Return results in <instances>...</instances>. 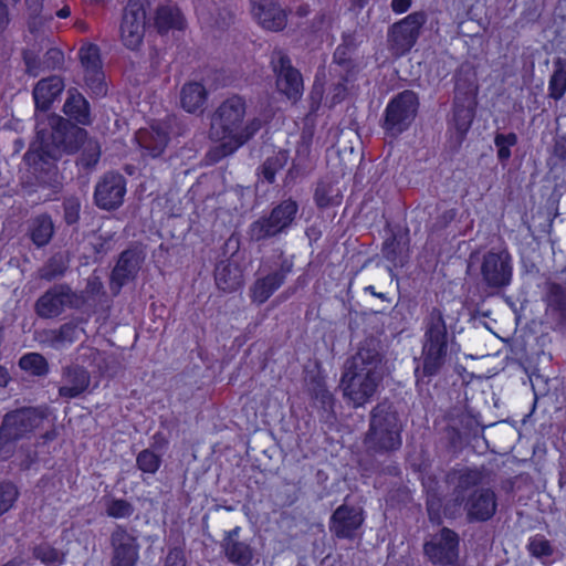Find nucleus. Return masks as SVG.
I'll list each match as a JSON object with an SVG mask.
<instances>
[{
    "instance_id": "1",
    "label": "nucleus",
    "mask_w": 566,
    "mask_h": 566,
    "mask_svg": "<svg viewBox=\"0 0 566 566\" xmlns=\"http://www.w3.org/2000/svg\"><path fill=\"white\" fill-rule=\"evenodd\" d=\"M247 108L244 97L232 95L214 111L209 134L210 138L220 145L208 153L212 161L233 154L260 130L262 120L259 117L247 118Z\"/></svg>"
},
{
    "instance_id": "2",
    "label": "nucleus",
    "mask_w": 566,
    "mask_h": 566,
    "mask_svg": "<svg viewBox=\"0 0 566 566\" xmlns=\"http://www.w3.org/2000/svg\"><path fill=\"white\" fill-rule=\"evenodd\" d=\"M453 485L451 500L446 504L444 513L457 517L463 512L469 522H485L493 517L497 509L495 492L490 488H479L483 474L476 469H461L449 475Z\"/></svg>"
},
{
    "instance_id": "3",
    "label": "nucleus",
    "mask_w": 566,
    "mask_h": 566,
    "mask_svg": "<svg viewBox=\"0 0 566 566\" xmlns=\"http://www.w3.org/2000/svg\"><path fill=\"white\" fill-rule=\"evenodd\" d=\"M382 358L370 343L361 345L342 376L344 397L358 408L368 402L382 379Z\"/></svg>"
},
{
    "instance_id": "4",
    "label": "nucleus",
    "mask_w": 566,
    "mask_h": 566,
    "mask_svg": "<svg viewBox=\"0 0 566 566\" xmlns=\"http://www.w3.org/2000/svg\"><path fill=\"white\" fill-rule=\"evenodd\" d=\"M48 416L46 407H28L6 413L0 426V458L9 459L17 441L39 428Z\"/></svg>"
},
{
    "instance_id": "5",
    "label": "nucleus",
    "mask_w": 566,
    "mask_h": 566,
    "mask_svg": "<svg viewBox=\"0 0 566 566\" xmlns=\"http://www.w3.org/2000/svg\"><path fill=\"white\" fill-rule=\"evenodd\" d=\"M402 423L391 403L380 402L370 413L366 444L375 451L396 450L401 446Z\"/></svg>"
},
{
    "instance_id": "6",
    "label": "nucleus",
    "mask_w": 566,
    "mask_h": 566,
    "mask_svg": "<svg viewBox=\"0 0 566 566\" xmlns=\"http://www.w3.org/2000/svg\"><path fill=\"white\" fill-rule=\"evenodd\" d=\"M448 353L447 326L442 313L434 308L427 322L422 344V375L431 377L441 369Z\"/></svg>"
},
{
    "instance_id": "7",
    "label": "nucleus",
    "mask_w": 566,
    "mask_h": 566,
    "mask_svg": "<svg viewBox=\"0 0 566 566\" xmlns=\"http://www.w3.org/2000/svg\"><path fill=\"white\" fill-rule=\"evenodd\" d=\"M298 206L292 199L283 200L272 209L269 216L253 221L248 229V235L252 241H262L286 233L292 227Z\"/></svg>"
},
{
    "instance_id": "8",
    "label": "nucleus",
    "mask_w": 566,
    "mask_h": 566,
    "mask_svg": "<svg viewBox=\"0 0 566 566\" xmlns=\"http://www.w3.org/2000/svg\"><path fill=\"white\" fill-rule=\"evenodd\" d=\"M418 106L415 92L407 90L396 95L385 109L382 127L386 133L397 136L405 132L415 120Z\"/></svg>"
},
{
    "instance_id": "9",
    "label": "nucleus",
    "mask_w": 566,
    "mask_h": 566,
    "mask_svg": "<svg viewBox=\"0 0 566 566\" xmlns=\"http://www.w3.org/2000/svg\"><path fill=\"white\" fill-rule=\"evenodd\" d=\"M48 120L49 126L52 128L50 134L44 128L38 126L41 158L57 159L63 153L74 151L77 146L69 137V122L57 115H50Z\"/></svg>"
},
{
    "instance_id": "10",
    "label": "nucleus",
    "mask_w": 566,
    "mask_h": 566,
    "mask_svg": "<svg viewBox=\"0 0 566 566\" xmlns=\"http://www.w3.org/2000/svg\"><path fill=\"white\" fill-rule=\"evenodd\" d=\"M271 67L276 76V88L287 99L296 103L303 95V78L301 73L292 65L291 59L282 50L271 54Z\"/></svg>"
},
{
    "instance_id": "11",
    "label": "nucleus",
    "mask_w": 566,
    "mask_h": 566,
    "mask_svg": "<svg viewBox=\"0 0 566 566\" xmlns=\"http://www.w3.org/2000/svg\"><path fill=\"white\" fill-rule=\"evenodd\" d=\"M483 282L489 287L501 289L511 284L513 277V259L506 250L489 251L481 264Z\"/></svg>"
},
{
    "instance_id": "12",
    "label": "nucleus",
    "mask_w": 566,
    "mask_h": 566,
    "mask_svg": "<svg viewBox=\"0 0 566 566\" xmlns=\"http://www.w3.org/2000/svg\"><path fill=\"white\" fill-rule=\"evenodd\" d=\"M146 12L138 1H129L120 23V40L125 48L135 51L140 48L145 36Z\"/></svg>"
},
{
    "instance_id": "13",
    "label": "nucleus",
    "mask_w": 566,
    "mask_h": 566,
    "mask_svg": "<svg viewBox=\"0 0 566 566\" xmlns=\"http://www.w3.org/2000/svg\"><path fill=\"white\" fill-rule=\"evenodd\" d=\"M459 537L450 528H442L426 542L423 549L427 557L439 565H451L458 559Z\"/></svg>"
},
{
    "instance_id": "14",
    "label": "nucleus",
    "mask_w": 566,
    "mask_h": 566,
    "mask_svg": "<svg viewBox=\"0 0 566 566\" xmlns=\"http://www.w3.org/2000/svg\"><path fill=\"white\" fill-rule=\"evenodd\" d=\"M426 22L422 13L415 12L395 23L389 31V40L396 53L403 54L415 45L420 28Z\"/></svg>"
},
{
    "instance_id": "15",
    "label": "nucleus",
    "mask_w": 566,
    "mask_h": 566,
    "mask_svg": "<svg viewBox=\"0 0 566 566\" xmlns=\"http://www.w3.org/2000/svg\"><path fill=\"white\" fill-rule=\"evenodd\" d=\"M78 56L84 69V80L95 96H104L107 92L99 49L95 44H87L80 49Z\"/></svg>"
},
{
    "instance_id": "16",
    "label": "nucleus",
    "mask_w": 566,
    "mask_h": 566,
    "mask_svg": "<svg viewBox=\"0 0 566 566\" xmlns=\"http://www.w3.org/2000/svg\"><path fill=\"white\" fill-rule=\"evenodd\" d=\"M125 193V178L120 174L108 172L97 182L94 198L99 208L112 210L123 203Z\"/></svg>"
},
{
    "instance_id": "17",
    "label": "nucleus",
    "mask_w": 566,
    "mask_h": 566,
    "mask_svg": "<svg viewBox=\"0 0 566 566\" xmlns=\"http://www.w3.org/2000/svg\"><path fill=\"white\" fill-rule=\"evenodd\" d=\"M75 295L65 285H55L48 290L35 303V313L42 318L61 315L65 307L74 305Z\"/></svg>"
},
{
    "instance_id": "18",
    "label": "nucleus",
    "mask_w": 566,
    "mask_h": 566,
    "mask_svg": "<svg viewBox=\"0 0 566 566\" xmlns=\"http://www.w3.org/2000/svg\"><path fill=\"white\" fill-rule=\"evenodd\" d=\"M113 556L111 566H135L139 558V545L136 537L125 528L117 526L111 535Z\"/></svg>"
},
{
    "instance_id": "19",
    "label": "nucleus",
    "mask_w": 566,
    "mask_h": 566,
    "mask_svg": "<svg viewBox=\"0 0 566 566\" xmlns=\"http://www.w3.org/2000/svg\"><path fill=\"white\" fill-rule=\"evenodd\" d=\"M292 269V260L283 258L277 270L255 281L251 289L252 301L259 304L266 302L281 287Z\"/></svg>"
},
{
    "instance_id": "20",
    "label": "nucleus",
    "mask_w": 566,
    "mask_h": 566,
    "mask_svg": "<svg viewBox=\"0 0 566 566\" xmlns=\"http://www.w3.org/2000/svg\"><path fill=\"white\" fill-rule=\"evenodd\" d=\"M364 522L360 509L338 506L329 521V531L338 538H353Z\"/></svg>"
},
{
    "instance_id": "21",
    "label": "nucleus",
    "mask_w": 566,
    "mask_h": 566,
    "mask_svg": "<svg viewBox=\"0 0 566 566\" xmlns=\"http://www.w3.org/2000/svg\"><path fill=\"white\" fill-rule=\"evenodd\" d=\"M251 12L258 23L270 31H280L286 25L285 11L272 0H251Z\"/></svg>"
},
{
    "instance_id": "22",
    "label": "nucleus",
    "mask_w": 566,
    "mask_h": 566,
    "mask_svg": "<svg viewBox=\"0 0 566 566\" xmlns=\"http://www.w3.org/2000/svg\"><path fill=\"white\" fill-rule=\"evenodd\" d=\"M142 261L139 252L135 250H126L120 254L111 276V290L114 294H118L122 286L136 276Z\"/></svg>"
},
{
    "instance_id": "23",
    "label": "nucleus",
    "mask_w": 566,
    "mask_h": 566,
    "mask_svg": "<svg viewBox=\"0 0 566 566\" xmlns=\"http://www.w3.org/2000/svg\"><path fill=\"white\" fill-rule=\"evenodd\" d=\"M136 140L144 149L145 155L153 158L159 157L168 145L169 133L163 124H153L147 128H140L136 133Z\"/></svg>"
},
{
    "instance_id": "24",
    "label": "nucleus",
    "mask_w": 566,
    "mask_h": 566,
    "mask_svg": "<svg viewBox=\"0 0 566 566\" xmlns=\"http://www.w3.org/2000/svg\"><path fill=\"white\" fill-rule=\"evenodd\" d=\"M83 331L74 323H65L55 329H43L38 334V340L55 350L69 348L80 338Z\"/></svg>"
},
{
    "instance_id": "25",
    "label": "nucleus",
    "mask_w": 566,
    "mask_h": 566,
    "mask_svg": "<svg viewBox=\"0 0 566 566\" xmlns=\"http://www.w3.org/2000/svg\"><path fill=\"white\" fill-rule=\"evenodd\" d=\"M90 384L91 376L85 368L78 365L65 367L62 371L59 395L69 399L76 398L88 388Z\"/></svg>"
},
{
    "instance_id": "26",
    "label": "nucleus",
    "mask_w": 566,
    "mask_h": 566,
    "mask_svg": "<svg viewBox=\"0 0 566 566\" xmlns=\"http://www.w3.org/2000/svg\"><path fill=\"white\" fill-rule=\"evenodd\" d=\"M208 92L199 82L186 83L180 91L181 107L191 114H202L206 108Z\"/></svg>"
},
{
    "instance_id": "27",
    "label": "nucleus",
    "mask_w": 566,
    "mask_h": 566,
    "mask_svg": "<svg viewBox=\"0 0 566 566\" xmlns=\"http://www.w3.org/2000/svg\"><path fill=\"white\" fill-rule=\"evenodd\" d=\"M64 88L63 80L60 76H50L38 82L33 90V97L38 108L48 109L52 102Z\"/></svg>"
},
{
    "instance_id": "28",
    "label": "nucleus",
    "mask_w": 566,
    "mask_h": 566,
    "mask_svg": "<svg viewBox=\"0 0 566 566\" xmlns=\"http://www.w3.org/2000/svg\"><path fill=\"white\" fill-rule=\"evenodd\" d=\"M27 72L32 76H38L42 72L62 67L64 54L56 48L49 49L42 59L38 60L29 54L24 55Z\"/></svg>"
},
{
    "instance_id": "29",
    "label": "nucleus",
    "mask_w": 566,
    "mask_h": 566,
    "mask_svg": "<svg viewBox=\"0 0 566 566\" xmlns=\"http://www.w3.org/2000/svg\"><path fill=\"white\" fill-rule=\"evenodd\" d=\"M67 93L69 96L63 106L65 115L78 124L88 125L91 116L87 101L76 90H70Z\"/></svg>"
},
{
    "instance_id": "30",
    "label": "nucleus",
    "mask_w": 566,
    "mask_h": 566,
    "mask_svg": "<svg viewBox=\"0 0 566 566\" xmlns=\"http://www.w3.org/2000/svg\"><path fill=\"white\" fill-rule=\"evenodd\" d=\"M216 284L223 292H233L242 285L239 268L231 263H220L216 268Z\"/></svg>"
},
{
    "instance_id": "31",
    "label": "nucleus",
    "mask_w": 566,
    "mask_h": 566,
    "mask_svg": "<svg viewBox=\"0 0 566 566\" xmlns=\"http://www.w3.org/2000/svg\"><path fill=\"white\" fill-rule=\"evenodd\" d=\"M32 557L44 566H61L65 563L67 552L49 542H41L31 548Z\"/></svg>"
},
{
    "instance_id": "32",
    "label": "nucleus",
    "mask_w": 566,
    "mask_h": 566,
    "mask_svg": "<svg viewBox=\"0 0 566 566\" xmlns=\"http://www.w3.org/2000/svg\"><path fill=\"white\" fill-rule=\"evenodd\" d=\"M222 548L228 560L237 566H250L254 551L247 542L222 541Z\"/></svg>"
},
{
    "instance_id": "33",
    "label": "nucleus",
    "mask_w": 566,
    "mask_h": 566,
    "mask_svg": "<svg viewBox=\"0 0 566 566\" xmlns=\"http://www.w3.org/2000/svg\"><path fill=\"white\" fill-rule=\"evenodd\" d=\"M54 233V224L51 217L41 214L35 217L29 227L31 241L38 247L49 244Z\"/></svg>"
},
{
    "instance_id": "34",
    "label": "nucleus",
    "mask_w": 566,
    "mask_h": 566,
    "mask_svg": "<svg viewBox=\"0 0 566 566\" xmlns=\"http://www.w3.org/2000/svg\"><path fill=\"white\" fill-rule=\"evenodd\" d=\"M155 22L158 30L165 32L170 29H182L185 21L177 6L166 4L157 9Z\"/></svg>"
},
{
    "instance_id": "35",
    "label": "nucleus",
    "mask_w": 566,
    "mask_h": 566,
    "mask_svg": "<svg viewBox=\"0 0 566 566\" xmlns=\"http://www.w3.org/2000/svg\"><path fill=\"white\" fill-rule=\"evenodd\" d=\"M566 94V60H554V71L548 81V96L559 101Z\"/></svg>"
},
{
    "instance_id": "36",
    "label": "nucleus",
    "mask_w": 566,
    "mask_h": 566,
    "mask_svg": "<svg viewBox=\"0 0 566 566\" xmlns=\"http://www.w3.org/2000/svg\"><path fill=\"white\" fill-rule=\"evenodd\" d=\"M289 160V153L286 150L274 151L268 156L262 166L260 167V175L264 180L272 184L275 180V175L282 170Z\"/></svg>"
},
{
    "instance_id": "37",
    "label": "nucleus",
    "mask_w": 566,
    "mask_h": 566,
    "mask_svg": "<svg viewBox=\"0 0 566 566\" xmlns=\"http://www.w3.org/2000/svg\"><path fill=\"white\" fill-rule=\"evenodd\" d=\"M19 366L33 376H45L49 373V364L39 353L24 354L19 360Z\"/></svg>"
},
{
    "instance_id": "38",
    "label": "nucleus",
    "mask_w": 566,
    "mask_h": 566,
    "mask_svg": "<svg viewBox=\"0 0 566 566\" xmlns=\"http://www.w3.org/2000/svg\"><path fill=\"white\" fill-rule=\"evenodd\" d=\"M473 119V111L470 107L455 105L453 111V125L462 138L469 130Z\"/></svg>"
},
{
    "instance_id": "39",
    "label": "nucleus",
    "mask_w": 566,
    "mask_h": 566,
    "mask_svg": "<svg viewBox=\"0 0 566 566\" xmlns=\"http://www.w3.org/2000/svg\"><path fill=\"white\" fill-rule=\"evenodd\" d=\"M161 459L151 450H143L136 459L138 469L145 473L154 474L158 471Z\"/></svg>"
},
{
    "instance_id": "40",
    "label": "nucleus",
    "mask_w": 566,
    "mask_h": 566,
    "mask_svg": "<svg viewBox=\"0 0 566 566\" xmlns=\"http://www.w3.org/2000/svg\"><path fill=\"white\" fill-rule=\"evenodd\" d=\"M106 514L114 518L129 517L133 512V505L123 499H111L106 502Z\"/></svg>"
},
{
    "instance_id": "41",
    "label": "nucleus",
    "mask_w": 566,
    "mask_h": 566,
    "mask_svg": "<svg viewBox=\"0 0 566 566\" xmlns=\"http://www.w3.org/2000/svg\"><path fill=\"white\" fill-rule=\"evenodd\" d=\"M527 548L532 556L538 558L548 557L553 554V548L549 541L541 534H536L530 538Z\"/></svg>"
},
{
    "instance_id": "42",
    "label": "nucleus",
    "mask_w": 566,
    "mask_h": 566,
    "mask_svg": "<svg viewBox=\"0 0 566 566\" xmlns=\"http://www.w3.org/2000/svg\"><path fill=\"white\" fill-rule=\"evenodd\" d=\"M517 143V136L514 133L497 134L494 138V144L497 147V157L500 160L505 161L511 157L510 148Z\"/></svg>"
},
{
    "instance_id": "43",
    "label": "nucleus",
    "mask_w": 566,
    "mask_h": 566,
    "mask_svg": "<svg viewBox=\"0 0 566 566\" xmlns=\"http://www.w3.org/2000/svg\"><path fill=\"white\" fill-rule=\"evenodd\" d=\"M548 305L562 313L566 312V289L559 284L549 285L547 294Z\"/></svg>"
},
{
    "instance_id": "44",
    "label": "nucleus",
    "mask_w": 566,
    "mask_h": 566,
    "mask_svg": "<svg viewBox=\"0 0 566 566\" xmlns=\"http://www.w3.org/2000/svg\"><path fill=\"white\" fill-rule=\"evenodd\" d=\"M18 499V490L14 484L6 482L0 484V511L6 513L9 511Z\"/></svg>"
},
{
    "instance_id": "45",
    "label": "nucleus",
    "mask_w": 566,
    "mask_h": 566,
    "mask_svg": "<svg viewBox=\"0 0 566 566\" xmlns=\"http://www.w3.org/2000/svg\"><path fill=\"white\" fill-rule=\"evenodd\" d=\"M337 198L338 193H334V190L329 186L319 185L316 188L315 200L319 207H327L329 205H334L337 202Z\"/></svg>"
},
{
    "instance_id": "46",
    "label": "nucleus",
    "mask_w": 566,
    "mask_h": 566,
    "mask_svg": "<svg viewBox=\"0 0 566 566\" xmlns=\"http://www.w3.org/2000/svg\"><path fill=\"white\" fill-rule=\"evenodd\" d=\"M64 218L69 224L75 223L80 217L81 203L75 197H71L64 200Z\"/></svg>"
},
{
    "instance_id": "47",
    "label": "nucleus",
    "mask_w": 566,
    "mask_h": 566,
    "mask_svg": "<svg viewBox=\"0 0 566 566\" xmlns=\"http://www.w3.org/2000/svg\"><path fill=\"white\" fill-rule=\"evenodd\" d=\"M313 398L317 403H319V407L325 410L332 408L333 406V395L325 386L321 384L315 387L313 391Z\"/></svg>"
},
{
    "instance_id": "48",
    "label": "nucleus",
    "mask_w": 566,
    "mask_h": 566,
    "mask_svg": "<svg viewBox=\"0 0 566 566\" xmlns=\"http://www.w3.org/2000/svg\"><path fill=\"white\" fill-rule=\"evenodd\" d=\"M64 272V265L61 264L55 258L51 259L50 262L41 270V277L48 281L62 275Z\"/></svg>"
},
{
    "instance_id": "49",
    "label": "nucleus",
    "mask_w": 566,
    "mask_h": 566,
    "mask_svg": "<svg viewBox=\"0 0 566 566\" xmlns=\"http://www.w3.org/2000/svg\"><path fill=\"white\" fill-rule=\"evenodd\" d=\"M164 566H186L184 554L180 549H170L166 556Z\"/></svg>"
},
{
    "instance_id": "50",
    "label": "nucleus",
    "mask_w": 566,
    "mask_h": 566,
    "mask_svg": "<svg viewBox=\"0 0 566 566\" xmlns=\"http://www.w3.org/2000/svg\"><path fill=\"white\" fill-rule=\"evenodd\" d=\"M411 6V0H392L391 9L396 13L406 12Z\"/></svg>"
},
{
    "instance_id": "51",
    "label": "nucleus",
    "mask_w": 566,
    "mask_h": 566,
    "mask_svg": "<svg viewBox=\"0 0 566 566\" xmlns=\"http://www.w3.org/2000/svg\"><path fill=\"white\" fill-rule=\"evenodd\" d=\"M103 289V284L97 276H92L87 282V292L92 294H97Z\"/></svg>"
},
{
    "instance_id": "52",
    "label": "nucleus",
    "mask_w": 566,
    "mask_h": 566,
    "mask_svg": "<svg viewBox=\"0 0 566 566\" xmlns=\"http://www.w3.org/2000/svg\"><path fill=\"white\" fill-rule=\"evenodd\" d=\"M9 23V13L6 4L0 1V32L8 25Z\"/></svg>"
},
{
    "instance_id": "53",
    "label": "nucleus",
    "mask_w": 566,
    "mask_h": 566,
    "mask_svg": "<svg viewBox=\"0 0 566 566\" xmlns=\"http://www.w3.org/2000/svg\"><path fill=\"white\" fill-rule=\"evenodd\" d=\"M3 566H31V559L23 556H17Z\"/></svg>"
},
{
    "instance_id": "54",
    "label": "nucleus",
    "mask_w": 566,
    "mask_h": 566,
    "mask_svg": "<svg viewBox=\"0 0 566 566\" xmlns=\"http://www.w3.org/2000/svg\"><path fill=\"white\" fill-rule=\"evenodd\" d=\"M241 532V527L237 526L234 528H232L231 531H228L226 533V536L223 538V541H234V542H239V534Z\"/></svg>"
},
{
    "instance_id": "55",
    "label": "nucleus",
    "mask_w": 566,
    "mask_h": 566,
    "mask_svg": "<svg viewBox=\"0 0 566 566\" xmlns=\"http://www.w3.org/2000/svg\"><path fill=\"white\" fill-rule=\"evenodd\" d=\"M10 379L8 369L0 365V387H6Z\"/></svg>"
},
{
    "instance_id": "56",
    "label": "nucleus",
    "mask_w": 566,
    "mask_h": 566,
    "mask_svg": "<svg viewBox=\"0 0 566 566\" xmlns=\"http://www.w3.org/2000/svg\"><path fill=\"white\" fill-rule=\"evenodd\" d=\"M81 350H83L82 356H86L92 359H95L96 356L99 355L98 350L91 348V347H81Z\"/></svg>"
},
{
    "instance_id": "57",
    "label": "nucleus",
    "mask_w": 566,
    "mask_h": 566,
    "mask_svg": "<svg viewBox=\"0 0 566 566\" xmlns=\"http://www.w3.org/2000/svg\"><path fill=\"white\" fill-rule=\"evenodd\" d=\"M365 291H366V292H369L371 295L377 296V297H379V298H381V300H387L386 294H385V293H378V292H376L375 286H373V285H368V286H366V287H365Z\"/></svg>"
},
{
    "instance_id": "58",
    "label": "nucleus",
    "mask_w": 566,
    "mask_h": 566,
    "mask_svg": "<svg viewBox=\"0 0 566 566\" xmlns=\"http://www.w3.org/2000/svg\"><path fill=\"white\" fill-rule=\"evenodd\" d=\"M337 93L334 96V99L340 101L343 98V93L346 91V86L344 84H338L336 87Z\"/></svg>"
},
{
    "instance_id": "59",
    "label": "nucleus",
    "mask_w": 566,
    "mask_h": 566,
    "mask_svg": "<svg viewBox=\"0 0 566 566\" xmlns=\"http://www.w3.org/2000/svg\"><path fill=\"white\" fill-rule=\"evenodd\" d=\"M71 14V9L69 7H63L56 12V15L61 19L67 18Z\"/></svg>"
},
{
    "instance_id": "60",
    "label": "nucleus",
    "mask_w": 566,
    "mask_h": 566,
    "mask_svg": "<svg viewBox=\"0 0 566 566\" xmlns=\"http://www.w3.org/2000/svg\"><path fill=\"white\" fill-rule=\"evenodd\" d=\"M308 12H310V8L306 4L300 6L296 9V14L300 17H306L308 14Z\"/></svg>"
},
{
    "instance_id": "61",
    "label": "nucleus",
    "mask_w": 566,
    "mask_h": 566,
    "mask_svg": "<svg viewBox=\"0 0 566 566\" xmlns=\"http://www.w3.org/2000/svg\"><path fill=\"white\" fill-rule=\"evenodd\" d=\"M72 129L74 132V135L77 138H82L85 135V130L84 129H81V128H72Z\"/></svg>"
},
{
    "instance_id": "62",
    "label": "nucleus",
    "mask_w": 566,
    "mask_h": 566,
    "mask_svg": "<svg viewBox=\"0 0 566 566\" xmlns=\"http://www.w3.org/2000/svg\"><path fill=\"white\" fill-rule=\"evenodd\" d=\"M355 6L363 7L367 0H352Z\"/></svg>"
},
{
    "instance_id": "63",
    "label": "nucleus",
    "mask_w": 566,
    "mask_h": 566,
    "mask_svg": "<svg viewBox=\"0 0 566 566\" xmlns=\"http://www.w3.org/2000/svg\"><path fill=\"white\" fill-rule=\"evenodd\" d=\"M54 437H55V434L53 432L45 434V439L52 440V439H54Z\"/></svg>"
},
{
    "instance_id": "64",
    "label": "nucleus",
    "mask_w": 566,
    "mask_h": 566,
    "mask_svg": "<svg viewBox=\"0 0 566 566\" xmlns=\"http://www.w3.org/2000/svg\"><path fill=\"white\" fill-rule=\"evenodd\" d=\"M386 253V258L389 259V260H394V258L390 256L389 252H385Z\"/></svg>"
}]
</instances>
